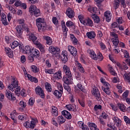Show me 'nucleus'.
I'll use <instances>...</instances> for the list:
<instances>
[{
	"instance_id": "obj_1",
	"label": "nucleus",
	"mask_w": 130,
	"mask_h": 130,
	"mask_svg": "<svg viewBox=\"0 0 130 130\" xmlns=\"http://www.w3.org/2000/svg\"><path fill=\"white\" fill-rule=\"evenodd\" d=\"M49 51L53 55H56L57 58H60L63 63H66L69 60L68 58V52L67 51H62L61 54L60 53V49L58 47H54L53 46H50L49 48Z\"/></svg>"
},
{
	"instance_id": "obj_2",
	"label": "nucleus",
	"mask_w": 130,
	"mask_h": 130,
	"mask_svg": "<svg viewBox=\"0 0 130 130\" xmlns=\"http://www.w3.org/2000/svg\"><path fill=\"white\" fill-rule=\"evenodd\" d=\"M116 33H118V31L116 28L112 29L110 32L111 37H113L111 38V40L113 45L115 46L114 48H116L118 46V43H119L118 35L116 34Z\"/></svg>"
},
{
	"instance_id": "obj_3",
	"label": "nucleus",
	"mask_w": 130,
	"mask_h": 130,
	"mask_svg": "<svg viewBox=\"0 0 130 130\" xmlns=\"http://www.w3.org/2000/svg\"><path fill=\"white\" fill-rule=\"evenodd\" d=\"M36 25L39 32H43L46 30V22L44 19L39 18L36 19Z\"/></svg>"
},
{
	"instance_id": "obj_4",
	"label": "nucleus",
	"mask_w": 130,
	"mask_h": 130,
	"mask_svg": "<svg viewBox=\"0 0 130 130\" xmlns=\"http://www.w3.org/2000/svg\"><path fill=\"white\" fill-rule=\"evenodd\" d=\"M31 121H26L23 123V126L26 127V128H31V129H34L35 126L37 123H38V120L36 118H31Z\"/></svg>"
},
{
	"instance_id": "obj_5",
	"label": "nucleus",
	"mask_w": 130,
	"mask_h": 130,
	"mask_svg": "<svg viewBox=\"0 0 130 130\" xmlns=\"http://www.w3.org/2000/svg\"><path fill=\"white\" fill-rule=\"evenodd\" d=\"M101 82L103 84H104V85L102 87V89L104 92H105V93L107 94V95H110L111 93V90H110V84L108 83V82H106L105 81V79H104L103 77H102L101 78Z\"/></svg>"
},
{
	"instance_id": "obj_6",
	"label": "nucleus",
	"mask_w": 130,
	"mask_h": 130,
	"mask_svg": "<svg viewBox=\"0 0 130 130\" xmlns=\"http://www.w3.org/2000/svg\"><path fill=\"white\" fill-rule=\"evenodd\" d=\"M93 96L99 102H102V98L101 97V93L97 87L94 86L92 90L91 91Z\"/></svg>"
},
{
	"instance_id": "obj_7",
	"label": "nucleus",
	"mask_w": 130,
	"mask_h": 130,
	"mask_svg": "<svg viewBox=\"0 0 130 130\" xmlns=\"http://www.w3.org/2000/svg\"><path fill=\"white\" fill-rule=\"evenodd\" d=\"M29 13H31L32 15H34L35 17L37 18L40 16V10L38 9L36 6L31 5L29 8Z\"/></svg>"
},
{
	"instance_id": "obj_8",
	"label": "nucleus",
	"mask_w": 130,
	"mask_h": 130,
	"mask_svg": "<svg viewBox=\"0 0 130 130\" xmlns=\"http://www.w3.org/2000/svg\"><path fill=\"white\" fill-rule=\"evenodd\" d=\"M12 80H13L11 82V84L8 85V88L11 90L12 92H14L15 89L19 86V81L14 77L12 78Z\"/></svg>"
},
{
	"instance_id": "obj_9",
	"label": "nucleus",
	"mask_w": 130,
	"mask_h": 130,
	"mask_svg": "<svg viewBox=\"0 0 130 130\" xmlns=\"http://www.w3.org/2000/svg\"><path fill=\"white\" fill-rule=\"evenodd\" d=\"M62 81L66 85H71L73 83V76L70 75H64Z\"/></svg>"
},
{
	"instance_id": "obj_10",
	"label": "nucleus",
	"mask_w": 130,
	"mask_h": 130,
	"mask_svg": "<svg viewBox=\"0 0 130 130\" xmlns=\"http://www.w3.org/2000/svg\"><path fill=\"white\" fill-rule=\"evenodd\" d=\"M112 119L113 120L114 124H116L117 127L119 130L120 129V127H121V120L117 116H113L112 117Z\"/></svg>"
},
{
	"instance_id": "obj_11",
	"label": "nucleus",
	"mask_w": 130,
	"mask_h": 130,
	"mask_svg": "<svg viewBox=\"0 0 130 130\" xmlns=\"http://www.w3.org/2000/svg\"><path fill=\"white\" fill-rule=\"evenodd\" d=\"M6 96L9 100V101H16V97L10 90L7 89L6 91Z\"/></svg>"
},
{
	"instance_id": "obj_12",
	"label": "nucleus",
	"mask_w": 130,
	"mask_h": 130,
	"mask_svg": "<svg viewBox=\"0 0 130 130\" xmlns=\"http://www.w3.org/2000/svg\"><path fill=\"white\" fill-rule=\"evenodd\" d=\"M35 92L36 94H37V95H39V96H40V97L42 98V99H44L45 97V94L44 93V91H43L41 87L37 86L35 88Z\"/></svg>"
},
{
	"instance_id": "obj_13",
	"label": "nucleus",
	"mask_w": 130,
	"mask_h": 130,
	"mask_svg": "<svg viewBox=\"0 0 130 130\" xmlns=\"http://www.w3.org/2000/svg\"><path fill=\"white\" fill-rule=\"evenodd\" d=\"M66 15L70 19H73L75 17V11L72 8H68L66 10Z\"/></svg>"
},
{
	"instance_id": "obj_14",
	"label": "nucleus",
	"mask_w": 130,
	"mask_h": 130,
	"mask_svg": "<svg viewBox=\"0 0 130 130\" xmlns=\"http://www.w3.org/2000/svg\"><path fill=\"white\" fill-rule=\"evenodd\" d=\"M83 24L84 26H89V27H92L94 25L93 21L89 18H85L83 20Z\"/></svg>"
},
{
	"instance_id": "obj_15",
	"label": "nucleus",
	"mask_w": 130,
	"mask_h": 130,
	"mask_svg": "<svg viewBox=\"0 0 130 130\" xmlns=\"http://www.w3.org/2000/svg\"><path fill=\"white\" fill-rule=\"evenodd\" d=\"M68 48L69 52H70L71 54L73 55V56H76V55L78 54V51H77V49L75 48V47L69 45Z\"/></svg>"
},
{
	"instance_id": "obj_16",
	"label": "nucleus",
	"mask_w": 130,
	"mask_h": 130,
	"mask_svg": "<svg viewBox=\"0 0 130 130\" xmlns=\"http://www.w3.org/2000/svg\"><path fill=\"white\" fill-rule=\"evenodd\" d=\"M16 36L18 37V38H22V35L23 34V29H22V26L21 25H17L16 27Z\"/></svg>"
},
{
	"instance_id": "obj_17",
	"label": "nucleus",
	"mask_w": 130,
	"mask_h": 130,
	"mask_svg": "<svg viewBox=\"0 0 130 130\" xmlns=\"http://www.w3.org/2000/svg\"><path fill=\"white\" fill-rule=\"evenodd\" d=\"M61 28L63 36L67 37V36H68V31H69V28L66 26V22H64V21L61 22Z\"/></svg>"
},
{
	"instance_id": "obj_18",
	"label": "nucleus",
	"mask_w": 130,
	"mask_h": 130,
	"mask_svg": "<svg viewBox=\"0 0 130 130\" xmlns=\"http://www.w3.org/2000/svg\"><path fill=\"white\" fill-rule=\"evenodd\" d=\"M29 40H31L35 45L39 43V41L37 40V37L35 36L34 34H31L29 36Z\"/></svg>"
},
{
	"instance_id": "obj_19",
	"label": "nucleus",
	"mask_w": 130,
	"mask_h": 130,
	"mask_svg": "<svg viewBox=\"0 0 130 130\" xmlns=\"http://www.w3.org/2000/svg\"><path fill=\"white\" fill-rule=\"evenodd\" d=\"M87 53L89 54L90 57L93 59V60H97V58H96V53H95V51L92 49H88L87 50Z\"/></svg>"
},
{
	"instance_id": "obj_20",
	"label": "nucleus",
	"mask_w": 130,
	"mask_h": 130,
	"mask_svg": "<svg viewBox=\"0 0 130 130\" xmlns=\"http://www.w3.org/2000/svg\"><path fill=\"white\" fill-rule=\"evenodd\" d=\"M63 71L64 73L65 74L64 76H68L72 75V72H71V69L69 67V66L67 65H64L63 67Z\"/></svg>"
},
{
	"instance_id": "obj_21",
	"label": "nucleus",
	"mask_w": 130,
	"mask_h": 130,
	"mask_svg": "<svg viewBox=\"0 0 130 130\" xmlns=\"http://www.w3.org/2000/svg\"><path fill=\"white\" fill-rule=\"evenodd\" d=\"M62 115L64 116L67 119H72V114H71V113H70L69 111L67 110H63L61 112Z\"/></svg>"
},
{
	"instance_id": "obj_22",
	"label": "nucleus",
	"mask_w": 130,
	"mask_h": 130,
	"mask_svg": "<svg viewBox=\"0 0 130 130\" xmlns=\"http://www.w3.org/2000/svg\"><path fill=\"white\" fill-rule=\"evenodd\" d=\"M5 51L6 53L8 55L9 57L12 58L14 55L13 50L11 49L9 47H5Z\"/></svg>"
},
{
	"instance_id": "obj_23",
	"label": "nucleus",
	"mask_w": 130,
	"mask_h": 130,
	"mask_svg": "<svg viewBox=\"0 0 130 130\" xmlns=\"http://www.w3.org/2000/svg\"><path fill=\"white\" fill-rule=\"evenodd\" d=\"M43 39L45 41H46V44L47 45H51L52 44V39L48 36H45L43 37Z\"/></svg>"
},
{
	"instance_id": "obj_24",
	"label": "nucleus",
	"mask_w": 130,
	"mask_h": 130,
	"mask_svg": "<svg viewBox=\"0 0 130 130\" xmlns=\"http://www.w3.org/2000/svg\"><path fill=\"white\" fill-rule=\"evenodd\" d=\"M30 54L32 56L35 57H38L40 54L39 51L37 49H31V52H30Z\"/></svg>"
},
{
	"instance_id": "obj_25",
	"label": "nucleus",
	"mask_w": 130,
	"mask_h": 130,
	"mask_svg": "<svg viewBox=\"0 0 130 130\" xmlns=\"http://www.w3.org/2000/svg\"><path fill=\"white\" fill-rule=\"evenodd\" d=\"M87 125L89 126L90 130H97L99 129V128H97V125L94 122H88L87 123Z\"/></svg>"
},
{
	"instance_id": "obj_26",
	"label": "nucleus",
	"mask_w": 130,
	"mask_h": 130,
	"mask_svg": "<svg viewBox=\"0 0 130 130\" xmlns=\"http://www.w3.org/2000/svg\"><path fill=\"white\" fill-rule=\"evenodd\" d=\"M104 16L106 18V20L109 23L111 20V13L110 11H106L104 13Z\"/></svg>"
},
{
	"instance_id": "obj_27",
	"label": "nucleus",
	"mask_w": 130,
	"mask_h": 130,
	"mask_svg": "<svg viewBox=\"0 0 130 130\" xmlns=\"http://www.w3.org/2000/svg\"><path fill=\"white\" fill-rule=\"evenodd\" d=\"M53 78L55 80H60L61 77V71H59L53 74Z\"/></svg>"
},
{
	"instance_id": "obj_28",
	"label": "nucleus",
	"mask_w": 130,
	"mask_h": 130,
	"mask_svg": "<svg viewBox=\"0 0 130 130\" xmlns=\"http://www.w3.org/2000/svg\"><path fill=\"white\" fill-rule=\"evenodd\" d=\"M117 107L119 108V109L122 111L123 112H124L125 111V109H126V107L124 105V104L120 103H118L117 104Z\"/></svg>"
},
{
	"instance_id": "obj_29",
	"label": "nucleus",
	"mask_w": 130,
	"mask_h": 130,
	"mask_svg": "<svg viewBox=\"0 0 130 130\" xmlns=\"http://www.w3.org/2000/svg\"><path fill=\"white\" fill-rule=\"evenodd\" d=\"M27 77L28 78V79L32 83H38V79L36 77H34L30 74H27Z\"/></svg>"
},
{
	"instance_id": "obj_30",
	"label": "nucleus",
	"mask_w": 130,
	"mask_h": 130,
	"mask_svg": "<svg viewBox=\"0 0 130 130\" xmlns=\"http://www.w3.org/2000/svg\"><path fill=\"white\" fill-rule=\"evenodd\" d=\"M66 107L69 111H74V112H76V111H77V110L75 109V107H76L75 105H67Z\"/></svg>"
},
{
	"instance_id": "obj_31",
	"label": "nucleus",
	"mask_w": 130,
	"mask_h": 130,
	"mask_svg": "<svg viewBox=\"0 0 130 130\" xmlns=\"http://www.w3.org/2000/svg\"><path fill=\"white\" fill-rule=\"evenodd\" d=\"M51 113L53 116H57L58 115V112H57V108L55 106H52Z\"/></svg>"
},
{
	"instance_id": "obj_32",
	"label": "nucleus",
	"mask_w": 130,
	"mask_h": 130,
	"mask_svg": "<svg viewBox=\"0 0 130 130\" xmlns=\"http://www.w3.org/2000/svg\"><path fill=\"white\" fill-rule=\"evenodd\" d=\"M36 45L40 49L42 53H44L45 52V46L42 45L40 42L38 43Z\"/></svg>"
},
{
	"instance_id": "obj_33",
	"label": "nucleus",
	"mask_w": 130,
	"mask_h": 130,
	"mask_svg": "<svg viewBox=\"0 0 130 130\" xmlns=\"http://www.w3.org/2000/svg\"><path fill=\"white\" fill-rule=\"evenodd\" d=\"M86 35L89 39H94L96 37V34L94 31H90L86 33Z\"/></svg>"
},
{
	"instance_id": "obj_34",
	"label": "nucleus",
	"mask_w": 130,
	"mask_h": 130,
	"mask_svg": "<svg viewBox=\"0 0 130 130\" xmlns=\"http://www.w3.org/2000/svg\"><path fill=\"white\" fill-rule=\"evenodd\" d=\"M45 88L46 91H47V92L49 93H50L52 91V88H51V84L48 82H46L45 83Z\"/></svg>"
},
{
	"instance_id": "obj_35",
	"label": "nucleus",
	"mask_w": 130,
	"mask_h": 130,
	"mask_svg": "<svg viewBox=\"0 0 130 130\" xmlns=\"http://www.w3.org/2000/svg\"><path fill=\"white\" fill-rule=\"evenodd\" d=\"M57 122L59 124H62L66 122V119L62 116H59L57 117Z\"/></svg>"
},
{
	"instance_id": "obj_36",
	"label": "nucleus",
	"mask_w": 130,
	"mask_h": 130,
	"mask_svg": "<svg viewBox=\"0 0 130 130\" xmlns=\"http://www.w3.org/2000/svg\"><path fill=\"white\" fill-rule=\"evenodd\" d=\"M124 80L126 81L127 83H130V72H125L124 74Z\"/></svg>"
},
{
	"instance_id": "obj_37",
	"label": "nucleus",
	"mask_w": 130,
	"mask_h": 130,
	"mask_svg": "<svg viewBox=\"0 0 130 130\" xmlns=\"http://www.w3.org/2000/svg\"><path fill=\"white\" fill-rule=\"evenodd\" d=\"M70 38L74 45H77V44H78V39L76 38V37H75L74 34H70Z\"/></svg>"
},
{
	"instance_id": "obj_38",
	"label": "nucleus",
	"mask_w": 130,
	"mask_h": 130,
	"mask_svg": "<svg viewBox=\"0 0 130 130\" xmlns=\"http://www.w3.org/2000/svg\"><path fill=\"white\" fill-rule=\"evenodd\" d=\"M53 95L57 98V99H59L61 97V92L57 90H55L54 91H52Z\"/></svg>"
},
{
	"instance_id": "obj_39",
	"label": "nucleus",
	"mask_w": 130,
	"mask_h": 130,
	"mask_svg": "<svg viewBox=\"0 0 130 130\" xmlns=\"http://www.w3.org/2000/svg\"><path fill=\"white\" fill-rule=\"evenodd\" d=\"M88 10V12H90L91 14H93V15H95L97 13V7H90Z\"/></svg>"
},
{
	"instance_id": "obj_40",
	"label": "nucleus",
	"mask_w": 130,
	"mask_h": 130,
	"mask_svg": "<svg viewBox=\"0 0 130 130\" xmlns=\"http://www.w3.org/2000/svg\"><path fill=\"white\" fill-rule=\"evenodd\" d=\"M95 58H96V60H98L99 59V61H102L104 59V57L101 52H99L98 55H96L95 56Z\"/></svg>"
},
{
	"instance_id": "obj_41",
	"label": "nucleus",
	"mask_w": 130,
	"mask_h": 130,
	"mask_svg": "<svg viewBox=\"0 0 130 130\" xmlns=\"http://www.w3.org/2000/svg\"><path fill=\"white\" fill-rule=\"evenodd\" d=\"M23 50L25 54H30L32 51V50H31V47H30V46L28 45L25 46Z\"/></svg>"
},
{
	"instance_id": "obj_42",
	"label": "nucleus",
	"mask_w": 130,
	"mask_h": 130,
	"mask_svg": "<svg viewBox=\"0 0 130 130\" xmlns=\"http://www.w3.org/2000/svg\"><path fill=\"white\" fill-rule=\"evenodd\" d=\"M12 49H15L16 47L19 46V42L17 41H14L10 44Z\"/></svg>"
},
{
	"instance_id": "obj_43",
	"label": "nucleus",
	"mask_w": 130,
	"mask_h": 130,
	"mask_svg": "<svg viewBox=\"0 0 130 130\" xmlns=\"http://www.w3.org/2000/svg\"><path fill=\"white\" fill-rule=\"evenodd\" d=\"M66 26L67 27H72V29H76V24H74V22L71 21H68L66 22Z\"/></svg>"
},
{
	"instance_id": "obj_44",
	"label": "nucleus",
	"mask_w": 130,
	"mask_h": 130,
	"mask_svg": "<svg viewBox=\"0 0 130 130\" xmlns=\"http://www.w3.org/2000/svg\"><path fill=\"white\" fill-rule=\"evenodd\" d=\"M92 18L94 20V23L97 24L100 22V18L96 14H93L92 15Z\"/></svg>"
},
{
	"instance_id": "obj_45",
	"label": "nucleus",
	"mask_w": 130,
	"mask_h": 130,
	"mask_svg": "<svg viewBox=\"0 0 130 130\" xmlns=\"http://www.w3.org/2000/svg\"><path fill=\"white\" fill-rule=\"evenodd\" d=\"M77 67L80 73H85V69H84L82 64H81L80 62H77Z\"/></svg>"
},
{
	"instance_id": "obj_46",
	"label": "nucleus",
	"mask_w": 130,
	"mask_h": 130,
	"mask_svg": "<svg viewBox=\"0 0 130 130\" xmlns=\"http://www.w3.org/2000/svg\"><path fill=\"white\" fill-rule=\"evenodd\" d=\"M100 46L101 47V49L104 50L105 52H107V50H108V49H107V47H106V45L104 44V43L102 42H101L100 43Z\"/></svg>"
},
{
	"instance_id": "obj_47",
	"label": "nucleus",
	"mask_w": 130,
	"mask_h": 130,
	"mask_svg": "<svg viewBox=\"0 0 130 130\" xmlns=\"http://www.w3.org/2000/svg\"><path fill=\"white\" fill-rule=\"evenodd\" d=\"M78 89H79V90H80V91H82V92H83V93H87V90L86 89H85V88H84V86H83L82 85V84L81 83H78L77 85Z\"/></svg>"
},
{
	"instance_id": "obj_48",
	"label": "nucleus",
	"mask_w": 130,
	"mask_h": 130,
	"mask_svg": "<svg viewBox=\"0 0 130 130\" xmlns=\"http://www.w3.org/2000/svg\"><path fill=\"white\" fill-rule=\"evenodd\" d=\"M30 68L33 73H37L39 72V68H38L36 66L32 65Z\"/></svg>"
},
{
	"instance_id": "obj_49",
	"label": "nucleus",
	"mask_w": 130,
	"mask_h": 130,
	"mask_svg": "<svg viewBox=\"0 0 130 130\" xmlns=\"http://www.w3.org/2000/svg\"><path fill=\"white\" fill-rule=\"evenodd\" d=\"M45 73L46 74H49L50 75H53L54 74V70L53 69H45Z\"/></svg>"
},
{
	"instance_id": "obj_50",
	"label": "nucleus",
	"mask_w": 130,
	"mask_h": 130,
	"mask_svg": "<svg viewBox=\"0 0 130 130\" xmlns=\"http://www.w3.org/2000/svg\"><path fill=\"white\" fill-rule=\"evenodd\" d=\"M109 71L111 75H112V76H116V75H117V74H116V73L114 72V70L113 69L112 67H109Z\"/></svg>"
},
{
	"instance_id": "obj_51",
	"label": "nucleus",
	"mask_w": 130,
	"mask_h": 130,
	"mask_svg": "<svg viewBox=\"0 0 130 130\" xmlns=\"http://www.w3.org/2000/svg\"><path fill=\"white\" fill-rule=\"evenodd\" d=\"M21 91V87L20 86H18L17 87H16V88H15V93L16 94V95H17V96H20V92Z\"/></svg>"
},
{
	"instance_id": "obj_52",
	"label": "nucleus",
	"mask_w": 130,
	"mask_h": 130,
	"mask_svg": "<svg viewBox=\"0 0 130 130\" xmlns=\"http://www.w3.org/2000/svg\"><path fill=\"white\" fill-rule=\"evenodd\" d=\"M124 121H125L126 124H130V118L126 116L123 117Z\"/></svg>"
},
{
	"instance_id": "obj_53",
	"label": "nucleus",
	"mask_w": 130,
	"mask_h": 130,
	"mask_svg": "<svg viewBox=\"0 0 130 130\" xmlns=\"http://www.w3.org/2000/svg\"><path fill=\"white\" fill-rule=\"evenodd\" d=\"M19 94L22 96V97H26V96H27V94H26V90L24 89L21 90Z\"/></svg>"
},
{
	"instance_id": "obj_54",
	"label": "nucleus",
	"mask_w": 130,
	"mask_h": 130,
	"mask_svg": "<svg viewBox=\"0 0 130 130\" xmlns=\"http://www.w3.org/2000/svg\"><path fill=\"white\" fill-rule=\"evenodd\" d=\"M34 103H35V100H34L33 98H30L28 101L29 105H30V106H33Z\"/></svg>"
},
{
	"instance_id": "obj_55",
	"label": "nucleus",
	"mask_w": 130,
	"mask_h": 130,
	"mask_svg": "<svg viewBox=\"0 0 130 130\" xmlns=\"http://www.w3.org/2000/svg\"><path fill=\"white\" fill-rule=\"evenodd\" d=\"M78 102L82 107H85V106H86V104H85L84 100L78 99Z\"/></svg>"
},
{
	"instance_id": "obj_56",
	"label": "nucleus",
	"mask_w": 130,
	"mask_h": 130,
	"mask_svg": "<svg viewBox=\"0 0 130 130\" xmlns=\"http://www.w3.org/2000/svg\"><path fill=\"white\" fill-rule=\"evenodd\" d=\"M10 117L11 119L13 121L14 123H17V122H18V121H17V118L16 117V116H15V115L11 114Z\"/></svg>"
},
{
	"instance_id": "obj_57",
	"label": "nucleus",
	"mask_w": 130,
	"mask_h": 130,
	"mask_svg": "<svg viewBox=\"0 0 130 130\" xmlns=\"http://www.w3.org/2000/svg\"><path fill=\"white\" fill-rule=\"evenodd\" d=\"M64 89L67 91V92H70V91H71L72 88H71V87L69 86V84H66L63 85Z\"/></svg>"
},
{
	"instance_id": "obj_58",
	"label": "nucleus",
	"mask_w": 130,
	"mask_h": 130,
	"mask_svg": "<svg viewBox=\"0 0 130 130\" xmlns=\"http://www.w3.org/2000/svg\"><path fill=\"white\" fill-rule=\"evenodd\" d=\"M19 105L22 107V108H25V107L27 106V104H26L24 101H21L19 103Z\"/></svg>"
},
{
	"instance_id": "obj_59",
	"label": "nucleus",
	"mask_w": 130,
	"mask_h": 130,
	"mask_svg": "<svg viewBox=\"0 0 130 130\" xmlns=\"http://www.w3.org/2000/svg\"><path fill=\"white\" fill-rule=\"evenodd\" d=\"M52 22L56 26V25H58V20H57L56 17H52Z\"/></svg>"
},
{
	"instance_id": "obj_60",
	"label": "nucleus",
	"mask_w": 130,
	"mask_h": 130,
	"mask_svg": "<svg viewBox=\"0 0 130 130\" xmlns=\"http://www.w3.org/2000/svg\"><path fill=\"white\" fill-rule=\"evenodd\" d=\"M117 67L120 70V71H123V65L121 64L120 63L117 62L116 63Z\"/></svg>"
},
{
	"instance_id": "obj_61",
	"label": "nucleus",
	"mask_w": 130,
	"mask_h": 130,
	"mask_svg": "<svg viewBox=\"0 0 130 130\" xmlns=\"http://www.w3.org/2000/svg\"><path fill=\"white\" fill-rule=\"evenodd\" d=\"M27 2L30 5H34L38 3V0H27Z\"/></svg>"
},
{
	"instance_id": "obj_62",
	"label": "nucleus",
	"mask_w": 130,
	"mask_h": 130,
	"mask_svg": "<svg viewBox=\"0 0 130 130\" xmlns=\"http://www.w3.org/2000/svg\"><path fill=\"white\" fill-rule=\"evenodd\" d=\"M15 7H21L22 5V2L20 1H16L14 4Z\"/></svg>"
},
{
	"instance_id": "obj_63",
	"label": "nucleus",
	"mask_w": 130,
	"mask_h": 130,
	"mask_svg": "<svg viewBox=\"0 0 130 130\" xmlns=\"http://www.w3.org/2000/svg\"><path fill=\"white\" fill-rule=\"evenodd\" d=\"M101 116L104 119H107V117L108 116V115H107L106 113H105V112H103Z\"/></svg>"
},
{
	"instance_id": "obj_64",
	"label": "nucleus",
	"mask_w": 130,
	"mask_h": 130,
	"mask_svg": "<svg viewBox=\"0 0 130 130\" xmlns=\"http://www.w3.org/2000/svg\"><path fill=\"white\" fill-rule=\"evenodd\" d=\"M81 128H82V129L83 130H89L88 126L83 123H82V126H81Z\"/></svg>"
}]
</instances>
